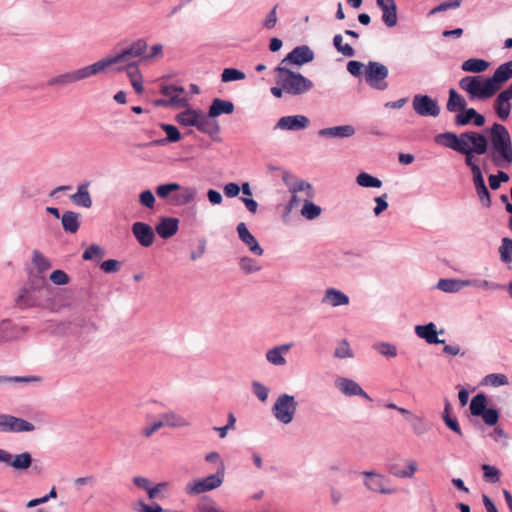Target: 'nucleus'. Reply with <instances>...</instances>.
I'll list each match as a JSON object with an SVG mask.
<instances>
[{"label": "nucleus", "instance_id": "obj_1", "mask_svg": "<svg viewBox=\"0 0 512 512\" xmlns=\"http://www.w3.org/2000/svg\"><path fill=\"white\" fill-rule=\"evenodd\" d=\"M491 150L488 158L496 167H506L512 163V140L508 129L494 123L488 130Z\"/></svg>", "mask_w": 512, "mask_h": 512}, {"label": "nucleus", "instance_id": "obj_2", "mask_svg": "<svg viewBox=\"0 0 512 512\" xmlns=\"http://www.w3.org/2000/svg\"><path fill=\"white\" fill-rule=\"evenodd\" d=\"M277 73L276 83L283 84L286 93L297 96L302 95L313 88V82L300 73L288 69L286 66L278 65L275 68Z\"/></svg>", "mask_w": 512, "mask_h": 512}, {"label": "nucleus", "instance_id": "obj_3", "mask_svg": "<svg viewBox=\"0 0 512 512\" xmlns=\"http://www.w3.org/2000/svg\"><path fill=\"white\" fill-rule=\"evenodd\" d=\"M459 87L469 94L471 100H486L499 91L490 77L483 79L481 76H465L460 79Z\"/></svg>", "mask_w": 512, "mask_h": 512}, {"label": "nucleus", "instance_id": "obj_4", "mask_svg": "<svg viewBox=\"0 0 512 512\" xmlns=\"http://www.w3.org/2000/svg\"><path fill=\"white\" fill-rule=\"evenodd\" d=\"M101 73H104V70L101 66L100 61L98 60L91 65L76 70L68 71L66 73L52 77L48 80L47 85L65 87L77 83L79 81L88 79L90 77L99 75Z\"/></svg>", "mask_w": 512, "mask_h": 512}, {"label": "nucleus", "instance_id": "obj_5", "mask_svg": "<svg viewBox=\"0 0 512 512\" xmlns=\"http://www.w3.org/2000/svg\"><path fill=\"white\" fill-rule=\"evenodd\" d=\"M147 48L148 45L146 40H144L143 38H139L133 41L127 48L123 49L120 53L116 55H108L100 59L99 61L104 70V73L111 69L112 66L124 61H128L130 58H144Z\"/></svg>", "mask_w": 512, "mask_h": 512}, {"label": "nucleus", "instance_id": "obj_6", "mask_svg": "<svg viewBox=\"0 0 512 512\" xmlns=\"http://www.w3.org/2000/svg\"><path fill=\"white\" fill-rule=\"evenodd\" d=\"M225 464L220 462L217 471L205 478L195 480L186 485L185 491L189 495H198L220 487L224 481Z\"/></svg>", "mask_w": 512, "mask_h": 512}, {"label": "nucleus", "instance_id": "obj_7", "mask_svg": "<svg viewBox=\"0 0 512 512\" xmlns=\"http://www.w3.org/2000/svg\"><path fill=\"white\" fill-rule=\"evenodd\" d=\"M297 407L294 396L281 394L272 407V413L280 423L287 425L293 421Z\"/></svg>", "mask_w": 512, "mask_h": 512}, {"label": "nucleus", "instance_id": "obj_8", "mask_svg": "<svg viewBox=\"0 0 512 512\" xmlns=\"http://www.w3.org/2000/svg\"><path fill=\"white\" fill-rule=\"evenodd\" d=\"M388 74V68L384 64L376 61H370L365 69V81L372 88L385 90L388 87V84L385 81Z\"/></svg>", "mask_w": 512, "mask_h": 512}, {"label": "nucleus", "instance_id": "obj_9", "mask_svg": "<svg viewBox=\"0 0 512 512\" xmlns=\"http://www.w3.org/2000/svg\"><path fill=\"white\" fill-rule=\"evenodd\" d=\"M362 475L365 477L364 485L368 490L387 495L397 493L396 488L388 486L390 480L384 475L375 471H364Z\"/></svg>", "mask_w": 512, "mask_h": 512}, {"label": "nucleus", "instance_id": "obj_10", "mask_svg": "<svg viewBox=\"0 0 512 512\" xmlns=\"http://www.w3.org/2000/svg\"><path fill=\"white\" fill-rule=\"evenodd\" d=\"M412 106L415 113L422 117H437L440 114V106L438 102L428 95H414L412 99Z\"/></svg>", "mask_w": 512, "mask_h": 512}, {"label": "nucleus", "instance_id": "obj_11", "mask_svg": "<svg viewBox=\"0 0 512 512\" xmlns=\"http://www.w3.org/2000/svg\"><path fill=\"white\" fill-rule=\"evenodd\" d=\"M289 192L292 194L291 199L286 205V211L291 212L293 209L297 208L302 201L300 197H298V193H305V198L313 199L315 196L314 189L312 185L305 180H296L294 183L289 184Z\"/></svg>", "mask_w": 512, "mask_h": 512}, {"label": "nucleus", "instance_id": "obj_12", "mask_svg": "<svg viewBox=\"0 0 512 512\" xmlns=\"http://www.w3.org/2000/svg\"><path fill=\"white\" fill-rule=\"evenodd\" d=\"M34 430L35 425L31 422L10 414H2L3 433L32 432Z\"/></svg>", "mask_w": 512, "mask_h": 512}, {"label": "nucleus", "instance_id": "obj_13", "mask_svg": "<svg viewBox=\"0 0 512 512\" xmlns=\"http://www.w3.org/2000/svg\"><path fill=\"white\" fill-rule=\"evenodd\" d=\"M335 386L345 396H359L369 402L372 401V398L352 379L339 377L335 380Z\"/></svg>", "mask_w": 512, "mask_h": 512}, {"label": "nucleus", "instance_id": "obj_14", "mask_svg": "<svg viewBox=\"0 0 512 512\" xmlns=\"http://www.w3.org/2000/svg\"><path fill=\"white\" fill-rule=\"evenodd\" d=\"M310 120L305 115H292L281 117L274 126L277 130L299 131L308 128Z\"/></svg>", "mask_w": 512, "mask_h": 512}, {"label": "nucleus", "instance_id": "obj_15", "mask_svg": "<svg viewBox=\"0 0 512 512\" xmlns=\"http://www.w3.org/2000/svg\"><path fill=\"white\" fill-rule=\"evenodd\" d=\"M314 59V53L307 45L295 47L288 55L282 59L279 65L286 66L287 63L303 65Z\"/></svg>", "mask_w": 512, "mask_h": 512}, {"label": "nucleus", "instance_id": "obj_16", "mask_svg": "<svg viewBox=\"0 0 512 512\" xmlns=\"http://www.w3.org/2000/svg\"><path fill=\"white\" fill-rule=\"evenodd\" d=\"M463 138L468 143L470 142V150L474 151L477 155H485L489 150V141L487 137L476 131H466L462 133Z\"/></svg>", "mask_w": 512, "mask_h": 512}, {"label": "nucleus", "instance_id": "obj_17", "mask_svg": "<svg viewBox=\"0 0 512 512\" xmlns=\"http://www.w3.org/2000/svg\"><path fill=\"white\" fill-rule=\"evenodd\" d=\"M437 144L450 148L456 152H460L468 143L463 138L462 133L458 136L453 132H444L435 136Z\"/></svg>", "mask_w": 512, "mask_h": 512}, {"label": "nucleus", "instance_id": "obj_18", "mask_svg": "<svg viewBox=\"0 0 512 512\" xmlns=\"http://www.w3.org/2000/svg\"><path fill=\"white\" fill-rule=\"evenodd\" d=\"M239 239L248 247V250L256 255L262 256L264 253L263 248L258 243L257 239L251 234L244 222H240L236 227Z\"/></svg>", "mask_w": 512, "mask_h": 512}, {"label": "nucleus", "instance_id": "obj_19", "mask_svg": "<svg viewBox=\"0 0 512 512\" xmlns=\"http://www.w3.org/2000/svg\"><path fill=\"white\" fill-rule=\"evenodd\" d=\"M131 230L141 246L150 247L153 244L155 234L152 227L147 223L135 222L133 223Z\"/></svg>", "mask_w": 512, "mask_h": 512}, {"label": "nucleus", "instance_id": "obj_20", "mask_svg": "<svg viewBox=\"0 0 512 512\" xmlns=\"http://www.w3.org/2000/svg\"><path fill=\"white\" fill-rule=\"evenodd\" d=\"M116 72L127 71V75L130 79L131 85L136 91V93L140 94L143 92V82L142 75L138 69V65L136 62L128 63L125 66H117L114 68Z\"/></svg>", "mask_w": 512, "mask_h": 512}, {"label": "nucleus", "instance_id": "obj_21", "mask_svg": "<svg viewBox=\"0 0 512 512\" xmlns=\"http://www.w3.org/2000/svg\"><path fill=\"white\" fill-rule=\"evenodd\" d=\"M471 121L476 127H482L485 124V117L474 108H466L455 117V125L459 127L466 126Z\"/></svg>", "mask_w": 512, "mask_h": 512}, {"label": "nucleus", "instance_id": "obj_22", "mask_svg": "<svg viewBox=\"0 0 512 512\" xmlns=\"http://www.w3.org/2000/svg\"><path fill=\"white\" fill-rule=\"evenodd\" d=\"M178 225L179 220L177 218L161 217L158 224L155 226V231L161 238L168 239L177 233Z\"/></svg>", "mask_w": 512, "mask_h": 512}, {"label": "nucleus", "instance_id": "obj_23", "mask_svg": "<svg viewBox=\"0 0 512 512\" xmlns=\"http://www.w3.org/2000/svg\"><path fill=\"white\" fill-rule=\"evenodd\" d=\"M354 134L355 128L352 125L322 128L318 131V136L322 138H348Z\"/></svg>", "mask_w": 512, "mask_h": 512}, {"label": "nucleus", "instance_id": "obj_24", "mask_svg": "<svg viewBox=\"0 0 512 512\" xmlns=\"http://www.w3.org/2000/svg\"><path fill=\"white\" fill-rule=\"evenodd\" d=\"M212 116L207 114H203L202 111L197 119L196 128L198 131L204 134H208L210 136H214L220 132L219 123L216 120H212Z\"/></svg>", "mask_w": 512, "mask_h": 512}, {"label": "nucleus", "instance_id": "obj_25", "mask_svg": "<svg viewBox=\"0 0 512 512\" xmlns=\"http://www.w3.org/2000/svg\"><path fill=\"white\" fill-rule=\"evenodd\" d=\"M378 7L382 10V21L388 27H394L397 24V6L394 0L382 1L377 3Z\"/></svg>", "mask_w": 512, "mask_h": 512}, {"label": "nucleus", "instance_id": "obj_26", "mask_svg": "<svg viewBox=\"0 0 512 512\" xmlns=\"http://www.w3.org/2000/svg\"><path fill=\"white\" fill-rule=\"evenodd\" d=\"M196 194V188L181 186V189L171 196L170 203L174 206L188 205L195 200Z\"/></svg>", "mask_w": 512, "mask_h": 512}, {"label": "nucleus", "instance_id": "obj_27", "mask_svg": "<svg viewBox=\"0 0 512 512\" xmlns=\"http://www.w3.org/2000/svg\"><path fill=\"white\" fill-rule=\"evenodd\" d=\"M90 182H84L77 187V192L70 196V200L77 206L90 208L92 198L89 193Z\"/></svg>", "mask_w": 512, "mask_h": 512}, {"label": "nucleus", "instance_id": "obj_28", "mask_svg": "<svg viewBox=\"0 0 512 512\" xmlns=\"http://www.w3.org/2000/svg\"><path fill=\"white\" fill-rule=\"evenodd\" d=\"M415 332L418 337L425 339L429 344H443L445 341L438 338V332L434 323L430 322L426 325H417Z\"/></svg>", "mask_w": 512, "mask_h": 512}, {"label": "nucleus", "instance_id": "obj_29", "mask_svg": "<svg viewBox=\"0 0 512 512\" xmlns=\"http://www.w3.org/2000/svg\"><path fill=\"white\" fill-rule=\"evenodd\" d=\"M185 92L184 88L176 85H165L161 88V93L167 97V99L175 98L176 101L172 102V107L182 108L188 105L187 99L180 97V94Z\"/></svg>", "mask_w": 512, "mask_h": 512}, {"label": "nucleus", "instance_id": "obj_30", "mask_svg": "<svg viewBox=\"0 0 512 512\" xmlns=\"http://www.w3.org/2000/svg\"><path fill=\"white\" fill-rule=\"evenodd\" d=\"M234 110L235 106L231 101L215 98L209 107L208 113L213 118H216L222 114H232Z\"/></svg>", "mask_w": 512, "mask_h": 512}, {"label": "nucleus", "instance_id": "obj_31", "mask_svg": "<svg viewBox=\"0 0 512 512\" xmlns=\"http://www.w3.org/2000/svg\"><path fill=\"white\" fill-rule=\"evenodd\" d=\"M497 89L500 90L503 83L512 78V60L501 64L490 77Z\"/></svg>", "mask_w": 512, "mask_h": 512}, {"label": "nucleus", "instance_id": "obj_32", "mask_svg": "<svg viewBox=\"0 0 512 512\" xmlns=\"http://www.w3.org/2000/svg\"><path fill=\"white\" fill-rule=\"evenodd\" d=\"M292 344H283L276 346L266 352V359L269 363L275 366H283L286 364V359L283 354L287 353Z\"/></svg>", "mask_w": 512, "mask_h": 512}, {"label": "nucleus", "instance_id": "obj_33", "mask_svg": "<svg viewBox=\"0 0 512 512\" xmlns=\"http://www.w3.org/2000/svg\"><path fill=\"white\" fill-rule=\"evenodd\" d=\"M509 101L510 98L506 96V94H503L502 92H500L495 99L494 109L497 116L502 121H505L510 116L511 104Z\"/></svg>", "mask_w": 512, "mask_h": 512}, {"label": "nucleus", "instance_id": "obj_34", "mask_svg": "<svg viewBox=\"0 0 512 512\" xmlns=\"http://www.w3.org/2000/svg\"><path fill=\"white\" fill-rule=\"evenodd\" d=\"M61 223L64 231L74 234L80 228V215L73 211H66L61 217Z\"/></svg>", "mask_w": 512, "mask_h": 512}, {"label": "nucleus", "instance_id": "obj_35", "mask_svg": "<svg viewBox=\"0 0 512 512\" xmlns=\"http://www.w3.org/2000/svg\"><path fill=\"white\" fill-rule=\"evenodd\" d=\"M467 103L465 99L455 90H449V98L446 103V109L451 112L464 111L466 109Z\"/></svg>", "mask_w": 512, "mask_h": 512}, {"label": "nucleus", "instance_id": "obj_36", "mask_svg": "<svg viewBox=\"0 0 512 512\" xmlns=\"http://www.w3.org/2000/svg\"><path fill=\"white\" fill-rule=\"evenodd\" d=\"M323 302H328L333 307H337L347 305L349 303V297L340 290L329 288L325 292Z\"/></svg>", "mask_w": 512, "mask_h": 512}, {"label": "nucleus", "instance_id": "obj_37", "mask_svg": "<svg viewBox=\"0 0 512 512\" xmlns=\"http://www.w3.org/2000/svg\"><path fill=\"white\" fill-rule=\"evenodd\" d=\"M33 458L29 452L12 455L9 465L16 471L27 470L32 467Z\"/></svg>", "mask_w": 512, "mask_h": 512}, {"label": "nucleus", "instance_id": "obj_38", "mask_svg": "<svg viewBox=\"0 0 512 512\" xmlns=\"http://www.w3.org/2000/svg\"><path fill=\"white\" fill-rule=\"evenodd\" d=\"M387 469L390 474L397 478H412L418 469V465L415 460H409L406 469L396 470V464H389Z\"/></svg>", "mask_w": 512, "mask_h": 512}, {"label": "nucleus", "instance_id": "obj_39", "mask_svg": "<svg viewBox=\"0 0 512 512\" xmlns=\"http://www.w3.org/2000/svg\"><path fill=\"white\" fill-rule=\"evenodd\" d=\"M161 421H162L163 426L174 427V428L186 427V426L190 425V423L184 417H182L181 415H179L173 411H169V412L162 414Z\"/></svg>", "mask_w": 512, "mask_h": 512}, {"label": "nucleus", "instance_id": "obj_40", "mask_svg": "<svg viewBox=\"0 0 512 512\" xmlns=\"http://www.w3.org/2000/svg\"><path fill=\"white\" fill-rule=\"evenodd\" d=\"M201 110L188 108L176 116V121L185 127L196 126Z\"/></svg>", "mask_w": 512, "mask_h": 512}, {"label": "nucleus", "instance_id": "obj_41", "mask_svg": "<svg viewBox=\"0 0 512 512\" xmlns=\"http://www.w3.org/2000/svg\"><path fill=\"white\" fill-rule=\"evenodd\" d=\"M407 421L410 423L411 428L416 435H423L431 428L430 423L423 416L410 415V418H407Z\"/></svg>", "mask_w": 512, "mask_h": 512}, {"label": "nucleus", "instance_id": "obj_42", "mask_svg": "<svg viewBox=\"0 0 512 512\" xmlns=\"http://www.w3.org/2000/svg\"><path fill=\"white\" fill-rule=\"evenodd\" d=\"M464 283H466V280L440 279L438 281L437 288L446 293H454L466 287Z\"/></svg>", "mask_w": 512, "mask_h": 512}, {"label": "nucleus", "instance_id": "obj_43", "mask_svg": "<svg viewBox=\"0 0 512 512\" xmlns=\"http://www.w3.org/2000/svg\"><path fill=\"white\" fill-rule=\"evenodd\" d=\"M489 67V62L483 59L470 58L462 63V70L466 72L481 73Z\"/></svg>", "mask_w": 512, "mask_h": 512}, {"label": "nucleus", "instance_id": "obj_44", "mask_svg": "<svg viewBox=\"0 0 512 512\" xmlns=\"http://www.w3.org/2000/svg\"><path fill=\"white\" fill-rule=\"evenodd\" d=\"M312 199L304 198L303 207L301 209V215L307 220H314L321 215L322 209L320 206L314 204Z\"/></svg>", "mask_w": 512, "mask_h": 512}, {"label": "nucleus", "instance_id": "obj_45", "mask_svg": "<svg viewBox=\"0 0 512 512\" xmlns=\"http://www.w3.org/2000/svg\"><path fill=\"white\" fill-rule=\"evenodd\" d=\"M487 409V397L483 393L475 395L470 403V411L473 416H480Z\"/></svg>", "mask_w": 512, "mask_h": 512}, {"label": "nucleus", "instance_id": "obj_46", "mask_svg": "<svg viewBox=\"0 0 512 512\" xmlns=\"http://www.w3.org/2000/svg\"><path fill=\"white\" fill-rule=\"evenodd\" d=\"M356 183L364 188H380L382 181L366 172H361L356 177Z\"/></svg>", "mask_w": 512, "mask_h": 512}, {"label": "nucleus", "instance_id": "obj_47", "mask_svg": "<svg viewBox=\"0 0 512 512\" xmlns=\"http://www.w3.org/2000/svg\"><path fill=\"white\" fill-rule=\"evenodd\" d=\"M180 189L181 185L179 183L170 182L158 185L155 191L159 198L168 199L169 197L171 198V196Z\"/></svg>", "mask_w": 512, "mask_h": 512}, {"label": "nucleus", "instance_id": "obj_48", "mask_svg": "<svg viewBox=\"0 0 512 512\" xmlns=\"http://www.w3.org/2000/svg\"><path fill=\"white\" fill-rule=\"evenodd\" d=\"M239 266L240 269L245 274H251L258 272L262 269V266L259 264V262L251 257L244 256L239 259Z\"/></svg>", "mask_w": 512, "mask_h": 512}, {"label": "nucleus", "instance_id": "obj_49", "mask_svg": "<svg viewBox=\"0 0 512 512\" xmlns=\"http://www.w3.org/2000/svg\"><path fill=\"white\" fill-rule=\"evenodd\" d=\"M160 127L165 131L167 138L155 143L165 144L166 142H178L181 139V134L176 126L163 123Z\"/></svg>", "mask_w": 512, "mask_h": 512}, {"label": "nucleus", "instance_id": "obj_50", "mask_svg": "<svg viewBox=\"0 0 512 512\" xmlns=\"http://www.w3.org/2000/svg\"><path fill=\"white\" fill-rule=\"evenodd\" d=\"M500 259L503 263H511L512 262V239L508 237H504L501 240V245L499 247Z\"/></svg>", "mask_w": 512, "mask_h": 512}, {"label": "nucleus", "instance_id": "obj_51", "mask_svg": "<svg viewBox=\"0 0 512 512\" xmlns=\"http://www.w3.org/2000/svg\"><path fill=\"white\" fill-rule=\"evenodd\" d=\"M15 303L20 308H29L35 305V299H33L28 289L23 287L19 290Z\"/></svg>", "mask_w": 512, "mask_h": 512}, {"label": "nucleus", "instance_id": "obj_52", "mask_svg": "<svg viewBox=\"0 0 512 512\" xmlns=\"http://www.w3.org/2000/svg\"><path fill=\"white\" fill-rule=\"evenodd\" d=\"M459 153L465 156V165L470 168L471 173L481 171L480 166L475 162V152L470 150L469 144H467Z\"/></svg>", "mask_w": 512, "mask_h": 512}, {"label": "nucleus", "instance_id": "obj_53", "mask_svg": "<svg viewBox=\"0 0 512 512\" xmlns=\"http://www.w3.org/2000/svg\"><path fill=\"white\" fill-rule=\"evenodd\" d=\"M343 37L341 34H336L333 38V44L336 50L346 57H353L355 50L349 44H343Z\"/></svg>", "mask_w": 512, "mask_h": 512}, {"label": "nucleus", "instance_id": "obj_54", "mask_svg": "<svg viewBox=\"0 0 512 512\" xmlns=\"http://www.w3.org/2000/svg\"><path fill=\"white\" fill-rule=\"evenodd\" d=\"M246 75L236 68H226L221 74L222 82H231L245 79Z\"/></svg>", "mask_w": 512, "mask_h": 512}, {"label": "nucleus", "instance_id": "obj_55", "mask_svg": "<svg viewBox=\"0 0 512 512\" xmlns=\"http://www.w3.org/2000/svg\"><path fill=\"white\" fill-rule=\"evenodd\" d=\"M32 262L39 272H44L51 267L50 261L38 250L33 251Z\"/></svg>", "mask_w": 512, "mask_h": 512}, {"label": "nucleus", "instance_id": "obj_56", "mask_svg": "<svg viewBox=\"0 0 512 512\" xmlns=\"http://www.w3.org/2000/svg\"><path fill=\"white\" fill-rule=\"evenodd\" d=\"M373 349L385 357L393 358L397 356L396 347L388 342L375 343Z\"/></svg>", "mask_w": 512, "mask_h": 512}, {"label": "nucleus", "instance_id": "obj_57", "mask_svg": "<svg viewBox=\"0 0 512 512\" xmlns=\"http://www.w3.org/2000/svg\"><path fill=\"white\" fill-rule=\"evenodd\" d=\"M464 285H466V287L474 286V287L483 288L486 290H497V289L501 288V286L497 283L490 282L487 280H480V279L466 280V283H464Z\"/></svg>", "mask_w": 512, "mask_h": 512}, {"label": "nucleus", "instance_id": "obj_58", "mask_svg": "<svg viewBox=\"0 0 512 512\" xmlns=\"http://www.w3.org/2000/svg\"><path fill=\"white\" fill-rule=\"evenodd\" d=\"M462 3V0H450V1H445L441 4H439L438 6L434 7L433 9H431L428 13L429 16H432L434 14H437V13H440V12H444V11H447L449 9H456L458 7H460Z\"/></svg>", "mask_w": 512, "mask_h": 512}, {"label": "nucleus", "instance_id": "obj_59", "mask_svg": "<svg viewBox=\"0 0 512 512\" xmlns=\"http://www.w3.org/2000/svg\"><path fill=\"white\" fill-rule=\"evenodd\" d=\"M334 356L339 359L353 357V352L347 340H342L334 351Z\"/></svg>", "mask_w": 512, "mask_h": 512}, {"label": "nucleus", "instance_id": "obj_60", "mask_svg": "<svg viewBox=\"0 0 512 512\" xmlns=\"http://www.w3.org/2000/svg\"><path fill=\"white\" fill-rule=\"evenodd\" d=\"M482 470L486 481L490 483H497L500 480V472L496 467L484 464L482 465Z\"/></svg>", "mask_w": 512, "mask_h": 512}, {"label": "nucleus", "instance_id": "obj_61", "mask_svg": "<svg viewBox=\"0 0 512 512\" xmlns=\"http://www.w3.org/2000/svg\"><path fill=\"white\" fill-rule=\"evenodd\" d=\"M104 255H105V252L100 246H98L96 244H92L90 247H88L84 251L82 258L84 260H92L94 258L101 259L104 257Z\"/></svg>", "mask_w": 512, "mask_h": 512}, {"label": "nucleus", "instance_id": "obj_62", "mask_svg": "<svg viewBox=\"0 0 512 512\" xmlns=\"http://www.w3.org/2000/svg\"><path fill=\"white\" fill-rule=\"evenodd\" d=\"M139 202L142 206L153 209L155 207L156 198L153 192L149 189L144 190L139 195Z\"/></svg>", "mask_w": 512, "mask_h": 512}, {"label": "nucleus", "instance_id": "obj_63", "mask_svg": "<svg viewBox=\"0 0 512 512\" xmlns=\"http://www.w3.org/2000/svg\"><path fill=\"white\" fill-rule=\"evenodd\" d=\"M480 416L484 423L489 426L496 425L499 420V412L495 408H487Z\"/></svg>", "mask_w": 512, "mask_h": 512}, {"label": "nucleus", "instance_id": "obj_64", "mask_svg": "<svg viewBox=\"0 0 512 512\" xmlns=\"http://www.w3.org/2000/svg\"><path fill=\"white\" fill-rule=\"evenodd\" d=\"M252 388H253L254 394L260 401L264 402L267 400L268 394H269V389L265 385H263L262 383H260L258 381H254L252 383Z\"/></svg>", "mask_w": 512, "mask_h": 512}]
</instances>
